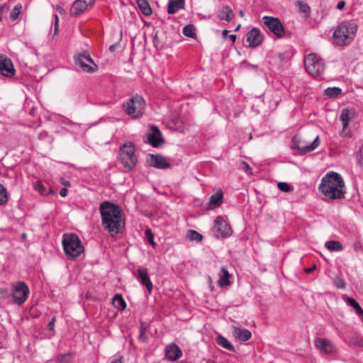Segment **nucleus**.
<instances>
[{
  "mask_svg": "<svg viewBox=\"0 0 363 363\" xmlns=\"http://www.w3.org/2000/svg\"><path fill=\"white\" fill-rule=\"evenodd\" d=\"M223 194L222 191L220 190L217 191L216 194L211 196L210 201L208 202V207L213 208L219 206L223 201Z\"/></svg>",
  "mask_w": 363,
  "mask_h": 363,
  "instance_id": "nucleus-24",
  "label": "nucleus"
},
{
  "mask_svg": "<svg viewBox=\"0 0 363 363\" xmlns=\"http://www.w3.org/2000/svg\"><path fill=\"white\" fill-rule=\"evenodd\" d=\"M230 277L231 275L230 274L228 271L225 267H222L221 274H220V279L218 281V286H220V287L229 286L230 284V282L229 281Z\"/></svg>",
  "mask_w": 363,
  "mask_h": 363,
  "instance_id": "nucleus-25",
  "label": "nucleus"
},
{
  "mask_svg": "<svg viewBox=\"0 0 363 363\" xmlns=\"http://www.w3.org/2000/svg\"><path fill=\"white\" fill-rule=\"evenodd\" d=\"M38 138L40 140L47 141L48 143H51L52 141V138L49 135L46 131L41 132L39 134Z\"/></svg>",
  "mask_w": 363,
  "mask_h": 363,
  "instance_id": "nucleus-44",
  "label": "nucleus"
},
{
  "mask_svg": "<svg viewBox=\"0 0 363 363\" xmlns=\"http://www.w3.org/2000/svg\"><path fill=\"white\" fill-rule=\"evenodd\" d=\"M315 269H316V266H315V265H313V266H312L311 267L306 269V272L307 274H310V273H311L313 270H315Z\"/></svg>",
  "mask_w": 363,
  "mask_h": 363,
  "instance_id": "nucleus-52",
  "label": "nucleus"
},
{
  "mask_svg": "<svg viewBox=\"0 0 363 363\" xmlns=\"http://www.w3.org/2000/svg\"><path fill=\"white\" fill-rule=\"evenodd\" d=\"M145 99L138 94L132 96L123 104L125 113L133 119L141 118L145 113Z\"/></svg>",
  "mask_w": 363,
  "mask_h": 363,
  "instance_id": "nucleus-5",
  "label": "nucleus"
},
{
  "mask_svg": "<svg viewBox=\"0 0 363 363\" xmlns=\"http://www.w3.org/2000/svg\"><path fill=\"white\" fill-rule=\"evenodd\" d=\"M62 246L66 256L70 259L77 258L84 250L81 240L75 234L64 235Z\"/></svg>",
  "mask_w": 363,
  "mask_h": 363,
  "instance_id": "nucleus-4",
  "label": "nucleus"
},
{
  "mask_svg": "<svg viewBox=\"0 0 363 363\" xmlns=\"http://www.w3.org/2000/svg\"><path fill=\"white\" fill-rule=\"evenodd\" d=\"M137 272L139 282L146 287L148 294H152L153 284L148 275L147 269L140 267L138 268Z\"/></svg>",
  "mask_w": 363,
  "mask_h": 363,
  "instance_id": "nucleus-16",
  "label": "nucleus"
},
{
  "mask_svg": "<svg viewBox=\"0 0 363 363\" xmlns=\"http://www.w3.org/2000/svg\"><path fill=\"white\" fill-rule=\"evenodd\" d=\"M61 183H62V184H63L65 186L69 185V182L68 181L65 180L64 179H61Z\"/></svg>",
  "mask_w": 363,
  "mask_h": 363,
  "instance_id": "nucleus-54",
  "label": "nucleus"
},
{
  "mask_svg": "<svg viewBox=\"0 0 363 363\" xmlns=\"http://www.w3.org/2000/svg\"><path fill=\"white\" fill-rule=\"evenodd\" d=\"M183 33L184 35L190 38L196 37L195 28L192 24L186 25L183 28Z\"/></svg>",
  "mask_w": 363,
  "mask_h": 363,
  "instance_id": "nucleus-34",
  "label": "nucleus"
},
{
  "mask_svg": "<svg viewBox=\"0 0 363 363\" xmlns=\"http://www.w3.org/2000/svg\"><path fill=\"white\" fill-rule=\"evenodd\" d=\"M33 187L42 195H48L53 193L52 190L50 187H46L41 182H37L34 184Z\"/></svg>",
  "mask_w": 363,
  "mask_h": 363,
  "instance_id": "nucleus-32",
  "label": "nucleus"
},
{
  "mask_svg": "<svg viewBox=\"0 0 363 363\" xmlns=\"http://www.w3.org/2000/svg\"><path fill=\"white\" fill-rule=\"evenodd\" d=\"M216 342L218 345L226 350H228L230 351L235 350L233 345L228 340L227 338H225L224 336L221 335H218L216 337Z\"/></svg>",
  "mask_w": 363,
  "mask_h": 363,
  "instance_id": "nucleus-29",
  "label": "nucleus"
},
{
  "mask_svg": "<svg viewBox=\"0 0 363 363\" xmlns=\"http://www.w3.org/2000/svg\"><path fill=\"white\" fill-rule=\"evenodd\" d=\"M304 65L308 73L314 77L320 76L325 69L323 60L314 53L305 57Z\"/></svg>",
  "mask_w": 363,
  "mask_h": 363,
  "instance_id": "nucleus-7",
  "label": "nucleus"
},
{
  "mask_svg": "<svg viewBox=\"0 0 363 363\" xmlns=\"http://www.w3.org/2000/svg\"><path fill=\"white\" fill-rule=\"evenodd\" d=\"M30 290L24 281H17L12 284V291L10 296L13 298V303L22 305L28 299Z\"/></svg>",
  "mask_w": 363,
  "mask_h": 363,
  "instance_id": "nucleus-9",
  "label": "nucleus"
},
{
  "mask_svg": "<svg viewBox=\"0 0 363 363\" xmlns=\"http://www.w3.org/2000/svg\"><path fill=\"white\" fill-rule=\"evenodd\" d=\"M164 354L167 359L173 362L182 356V351L175 343H171L165 347Z\"/></svg>",
  "mask_w": 363,
  "mask_h": 363,
  "instance_id": "nucleus-19",
  "label": "nucleus"
},
{
  "mask_svg": "<svg viewBox=\"0 0 363 363\" xmlns=\"http://www.w3.org/2000/svg\"><path fill=\"white\" fill-rule=\"evenodd\" d=\"M277 186L279 189L283 192H290L293 188L286 182H278Z\"/></svg>",
  "mask_w": 363,
  "mask_h": 363,
  "instance_id": "nucleus-40",
  "label": "nucleus"
},
{
  "mask_svg": "<svg viewBox=\"0 0 363 363\" xmlns=\"http://www.w3.org/2000/svg\"><path fill=\"white\" fill-rule=\"evenodd\" d=\"M56 318L55 317H52L50 321L48 324V328L50 330H53L55 328V323Z\"/></svg>",
  "mask_w": 363,
  "mask_h": 363,
  "instance_id": "nucleus-47",
  "label": "nucleus"
},
{
  "mask_svg": "<svg viewBox=\"0 0 363 363\" xmlns=\"http://www.w3.org/2000/svg\"><path fill=\"white\" fill-rule=\"evenodd\" d=\"M231 330L233 336L238 341L245 342L252 337L251 332L247 329L242 328L237 325H232Z\"/></svg>",
  "mask_w": 363,
  "mask_h": 363,
  "instance_id": "nucleus-18",
  "label": "nucleus"
},
{
  "mask_svg": "<svg viewBox=\"0 0 363 363\" xmlns=\"http://www.w3.org/2000/svg\"><path fill=\"white\" fill-rule=\"evenodd\" d=\"M212 233L216 238H226L232 234V229L221 216H218L214 220Z\"/></svg>",
  "mask_w": 363,
  "mask_h": 363,
  "instance_id": "nucleus-12",
  "label": "nucleus"
},
{
  "mask_svg": "<svg viewBox=\"0 0 363 363\" xmlns=\"http://www.w3.org/2000/svg\"><path fill=\"white\" fill-rule=\"evenodd\" d=\"M325 247L330 252H340L343 250L342 245L336 240H329L325 242Z\"/></svg>",
  "mask_w": 363,
  "mask_h": 363,
  "instance_id": "nucleus-27",
  "label": "nucleus"
},
{
  "mask_svg": "<svg viewBox=\"0 0 363 363\" xmlns=\"http://www.w3.org/2000/svg\"><path fill=\"white\" fill-rule=\"evenodd\" d=\"M94 4V0H76L71 9V16H77L85 12Z\"/></svg>",
  "mask_w": 363,
  "mask_h": 363,
  "instance_id": "nucleus-13",
  "label": "nucleus"
},
{
  "mask_svg": "<svg viewBox=\"0 0 363 363\" xmlns=\"http://www.w3.org/2000/svg\"><path fill=\"white\" fill-rule=\"evenodd\" d=\"M22 237L23 238H26V233H23Z\"/></svg>",
  "mask_w": 363,
  "mask_h": 363,
  "instance_id": "nucleus-58",
  "label": "nucleus"
},
{
  "mask_svg": "<svg viewBox=\"0 0 363 363\" xmlns=\"http://www.w3.org/2000/svg\"><path fill=\"white\" fill-rule=\"evenodd\" d=\"M230 39L233 42H235V40H236V35H234V34L230 35Z\"/></svg>",
  "mask_w": 363,
  "mask_h": 363,
  "instance_id": "nucleus-55",
  "label": "nucleus"
},
{
  "mask_svg": "<svg viewBox=\"0 0 363 363\" xmlns=\"http://www.w3.org/2000/svg\"><path fill=\"white\" fill-rule=\"evenodd\" d=\"M242 169L247 172V173H249L251 170V168L249 166V164L245 162H243L242 163Z\"/></svg>",
  "mask_w": 363,
  "mask_h": 363,
  "instance_id": "nucleus-48",
  "label": "nucleus"
},
{
  "mask_svg": "<svg viewBox=\"0 0 363 363\" xmlns=\"http://www.w3.org/2000/svg\"><path fill=\"white\" fill-rule=\"evenodd\" d=\"M342 94V89L337 86L328 87L325 90V94L329 98H335Z\"/></svg>",
  "mask_w": 363,
  "mask_h": 363,
  "instance_id": "nucleus-33",
  "label": "nucleus"
},
{
  "mask_svg": "<svg viewBox=\"0 0 363 363\" xmlns=\"http://www.w3.org/2000/svg\"><path fill=\"white\" fill-rule=\"evenodd\" d=\"M263 27L269 30L278 38H282L284 35V28L278 18L265 16L262 20Z\"/></svg>",
  "mask_w": 363,
  "mask_h": 363,
  "instance_id": "nucleus-10",
  "label": "nucleus"
},
{
  "mask_svg": "<svg viewBox=\"0 0 363 363\" xmlns=\"http://www.w3.org/2000/svg\"><path fill=\"white\" fill-rule=\"evenodd\" d=\"M148 162L150 166L157 169H165L169 167L165 158L160 155H151Z\"/></svg>",
  "mask_w": 363,
  "mask_h": 363,
  "instance_id": "nucleus-21",
  "label": "nucleus"
},
{
  "mask_svg": "<svg viewBox=\"0 0 363 363\" xmlns=\"http://www.w3.org/2000/svg\"><path fill=\"white\" fill-rule=\"evenodd\" d=\"M358 162L362 168H363V145L359 149V155H358Z\"/></svg>",
  "mask_w": 363,
  "mask_h": 363,
  "instance_id": "nucleus-46",
  "label": "nucleus"
},
{
  "mask_svg": "<svg viewBox=\"0 0 363 363\" xmlns=\"http://www.w3.org/2000/svg\"><path fill=\"white\" fill-rule=\"evenodd\" d=\"M184 0H169L167 4V12L170 14H174L179 10L184 9Z\"/></svg>",
  "mask_w": 363,
  "mask_h": 363,
  "instance_id": "nucleus-22",
  "label": "nucleus"
},
{
  "mask_svg": "<svg viewBox=\"0 0 363 363\" xmlns=\"http://www.w3.org/2000/svg\"><path fill=\"white\" fill-rule=\"evenodd\" d=\"M320 144L319 136L311 142H307L301 140L298 135L294 136L292 139L291 147L296 154L303 155L308 152L314 150Z\"/></svg>",
  "mask_w": 363,
  "mask_h": 363,
  "instance_id": "nucleus-8",
  "label": "nucleus"
},
{
  "mask_svg": "<svg viewBox=\"0 0 363 363\" xmlns=\"http://www.w3.org/2000/svg\"><path fill=\"white\" fill-rule=\"evenodd\" d=\"M77 66L79 67L83 72L92 73L96 71L97 65L87 53H79L74 57Z\"/></svg>",
  "mask_w": 363,
  "mask_h": 363,
  "instance_id": "nucleus-11",
  "label": "nucleus"
},
{
  "mask_svg": "<svg viewBox=\"0 0 363 363\" xmlns=\"http://www.w3.org/2000/svg\"><path fill=\"white\" fill-rule=\"evenodd\" d=\"M157 35H155L154 36V40H156V39H157Z\"/></svg>",
  "mask_w": 363,
  "mask_h": 363,
  "instance_id": "nucleus-59",
  "label": "nucleus"
},
{
  "mask_svg": "<svg viewBox=\"0 0 363 363\" xmlns=\"http://www.w3.org/2000/svg\"><path fill=\"white\" fill-rule=\"evenodd\" d=\"M8 201L6 189L0 184V206L4 205Z\"/></svg>",
  "mask_w": 363,
  "mask_h": 363,
  "instance_id": "nucleus-37",
  "label": "nucleus"
},
{
  "mask_svg": "<svg viewBox=\"0 0 363 363\" xmlns=\"http://www.w3.org/2000/svg\"><path fill=\"white\" fill-rule=\"evenodd\" d=\"M15 72L11 60L5 55H0V73L6 77H11Z\"/></svg>",
  "mask_w": 363,
  "mask_h": 363,
  "instance_id": "nucleus-15",
  "label": "nucleus"
},
{
  "mask_svg": "<svg viewBox=\"0 0 363 363\" xmlns=\"http://www.w3.org/2000/svg\"><path fill=\"white\" fill-rule=\"evenodd\" d=\"M345 5V1H341L338 2V4L337 5V9L340 10L344 8Z\"/></svg>",
  "mask_w": 363,
  "mask_h": 363,
  "instance_id": "nucleus-50",
  "label": "nucleus"
},
{
  "mask_svg": "<svg viewBox=\"0 0 363 363\" xmlns=\"http://www.w3.org/2000/svg\"><path fill=\"white\" fill-rule=\"evenodd\" d=\"M298 6L301 12L308 13L310 11V7L308 5L303 1H298Z\"/></svg>",
  "mask_w": 363,
  "mask_h": 363,
  "instance_id": "nucleus-42",
  "label": "nucleus"
},
{
  "mask_svg": "<svg viewBox=\"0 0 363 363\" xmlns=\"http://www.w3.org/2000/svg\"><path fill=\"white\" fill-rule=\"evenodd\" d=\"M22 10V5L21 4H17L14 8L12 9L11 13H10V18L15 21L18 18L20 13H21Z\"/></svg>",
  "mask_w": 363,
  "mask_h": 363,
  "instance_id": "nucleus-35",
  "label": "nucleus"
},
{
  "mask_svg": "<svg viewBox=\"0 0 363 363\" xmlns=\"http://www.w3.org/2000/svg\"><path fill=\"white\" fill-rule=\"evenodd\" d=\"M227 33H228V31H227V30H223V36H225V35H226V34H227Z\"/></svg>",
  "mask_w": 363,
  "mask_h": 363,
  "instance_id": "nucleus-56",
  "label": "nucleus"
},
{
  "mask_svg": "<svg viewBox=\"0 0 363 363\" xmlns=\"http://www.w3.org/2000/svg\"><path fill=\"white\" fill-rule=\"evenodd\" d=\"M137 4L140 11L145 16H150L152 13V9L147 0H136Z\"/></svg>",
  "mask_w": 363,
  "mask_h": 363,
  "instance_id": "nucleus-28",
  "label": "nucleus"
},
{
  "mask_svg": "<svg viewBox=\"0 0 363 363\" xmlns=\"http://www.w3.org/2000/svg\"><path fill=\"white\" fill-rule=\"evenodd\" d=\"M111 363H123V358L122 357H119L114 360L111 361Z\"/></svg>",
  "mask_w": 363,
  "mask_h": 363,
  "instance_id": "nucleus-51",
  "label": "nucleus"
},
{
  "mask_svg": "<svg viewBox=\"0 0 363 363\" xmlns=\"http://www.w3.org/2000/svg\"><path fill=\"white\" fill-rule=\"evenodd\" d=\"M315 345L318 349L325 352H330L332 351V342L328 339L317 338L315 340Z\"/></svg>",
  "mask_w": 363,
  "mask_h": 363,
  "instance_id": "nucleus-23",
  "label": "nucleus"
},
{
  "mask_svg": "<svg viewBox=\"0 0 363 363\" xmlns=\"http://www.w3.org/2000/svg\"><path fill=\"white\" fill-rule=\"evenodd\" d=\"M232 16H233L232 9L228 6H223L218 11V18L220 20H225L227 21H230L231 20Z\"/></svg>",
  "mask_w": 363,
  "mask_h": 363,
  "instance_id": "nucleus-30",
  "label": "nucleus"
},
{
  "mask_svg": "<svg viewBox=\"0 0 363 363\" xmlns=\"http://www.w3.org/2000/svg\"><path fill=\"white\" fill-rule=\"evenodd\" d=\"M119 159L126 171H130L135 166L137 158L135 155V146L128 142L120 147Z\"/></svg>",
  "mask_w": 363,
  "mask_h": 363,
  "instance_id": "nucleus-6",
  "label": "nucleus"
},
{
  "mask_svg": "<svg viewBox=\"0 0 363 363\" xmlns=\"http://www.w3.org/2000/svg\"><path fill=\"white\" fill-rule=\"evenodd\" d=\"M333 283L336 287L339 289H344L345 286V282L341 277L337 276L334 280Z\"/></svg>",
  "mask_w": 363,
  "mask_h": 363,
  "instance_id": "nucleus-41",
  "label": "nucleus"
},
{
  "mask_svg": "<svg viewBox=\"0 0 363 363\" xmlns=\"http://www.w3.org/2000/svg\"><path fill=\"white\" fill-rule=\"evenodd\" d=\"M147 141L152 147H158L163 143L161 131L157 126H151L147 134Z\"/></svg>",
  "mask_w": 363,
  "mask_h": 363,
  "instance_id": "nucleus-17",
  "label": "nucleus"
},
{
  "mask_svg": "<svg viewBox=\"0 0 363 363\" xmlns=\"http://www.w3.org/2000/svg\"><path fill=\"white\" fill-rule=\"evenodd\" d=\"M139 340L143 342L147 340V336L146 335V327L144 323H142L140 327Z\"/></svg>",
  "mask_w": 363,
  "mask_h": 363,
  "instance_id": "nucleus-38",
  "label": "nucleus"
},
{
  "mask_svg": "<svg viewBox=\"0 0 363 363\" xmlns=\"http://www.w3.org/2000/svg\"><path fill=\"white\" fill-rule=\"evenodd\" d=\"M56 10H57L59 13H64V12H65L64 9H63L62 6H56Z\"/></svg>",
  "mask_w": 363,
  "mask_h": 363,
  "instance_id": "nucleus-53",
  "label": "nucleus"
},
{
  "mask_svg": "<svg viewBox=\"0 0 363 363\" xmlns=\"http://www.w3.org/2000/svg\"><path fill=\"white\" fill-rule=\"evenodd\" d=\"M1 20V17H0V21Z\"/></svg>",
  "mask_w": 363,
  "mask_h": 363,
  "instance_id": "nucleus-60",
  "label": "nucleus"
},
{
  "mask_svg": "<svg viewBox=\"0 0 363 363\" xmlns=\"http://www.w3.org/2000/svg\"><path fill=\"white\" fill-rule=\"evenodd\" d=\"M145 238L150 244L155 248L157 246L156 242L154 241V235L150 229H146L145 231Z\"/></svg>",
  "mask_w": 363,
  "mask_h": 363,
  "instance_id": "nucleus-39",
  "label": "nucleus"
},
{
  "mask_svg": "<svg viewBox=\"0 0 363 363\" xmlns=\"http://www.w3.org/2000/svg\"><path fill=\"white\" fill-rule=\"evenodd\" d=\"M187 238L191 240L199 242L202 240L203 236L201 234L196 230H190L187 233Z\"/></svg>",
  "mask_w": 363,
  "mask_h": 363,
  "instance_id": "nucleus-36",
  "label": "nucleus"
},
{
  "mask_svg": "<svg viewBox=\"0 0 363 363\" xmlns=\"http://www.w3.org/2000/svg\"><path fill=\"white\" fill-rule=\"evenodd\" d=\"M53 23L55 28V35L57 33L59 28V17L57 14L53 15Z\"/></svg>",
  "mask_w": 363,
  "mask_h": 363,
  "instance_id": "nucleus-45",
  "label": "nucleus"
},
{
  "mask_svg": "<svg viewBox=\"0 0 363 363\" xmlns=\"http://www.w3.org/2000/svg\"><path fill=\"white\" fill-rule=\"evenodd\" d=\"M70 362V356L69 354H62L57 357V363H69Z\"/></svg>",
  "mask_w": 363,
  "mask_h": 363,
  "instance_id": "nucleus-43",
  "label": "nucleus"
},
{
  "mask_svg": "<svg viewBox=\"0 0 363 363\" xmlns=\"http://www.w3.org/2000/svg\"><path fill=\"white\" fill-rule=\"evenodd\" d=\"M240 15L241 16H244V12H243L242 11H240Z\"/></svg>",
  "mask_w": 363,
  "mask_h": 363,
  "instance_id": "nucleus-57",
  "label": "nucleus"
},
{
  "mask_svg": "<svg viewBox=\"0 0 363 363\" xmlns=\"http://www.w3.org/2000/svg\"><path fill=\"white\" fill-rule=\"evenodd\" d=\"M99 211L104 229L112 235L118 234L124 226L120 208L110 201H104L100 204Z\"/></svg>",
  "mask_w": 363,
  "mask_h": 363,
  "instance_id": "nucleus-1",
  "label": "nucleus"
},
{
  "mask_svg": "<svg viewBox=\"0 0 363 363\" xmlns=\"http://www.w3.org/2000/svg\"><path fill=\"white\" fill-rule=\"evenodd\" d=\"M67 193H68V190H67V189H66V188H62V189H61V190H60V196H62V197H65V196H67Z\"/></svg>",
  "mask_w": 363,
  "mask_h": 363,
  "instance_id": "nucleus-49",
  "label": "nucleus"
},
{
  "mask_svg": "<svg viewBox=\"0 0 363 363\" xmlns=\"http://www.w3.org/2000/svg\"><path fill=\"white\" fill-rule=\"evenodd\" d=\"M355 117V111L352 108H343L341 111L340 120L342 123V131H344Z\"/></svg>",
  "mask_w": 363,
  "mask_h": 363,
  "instance_id": "nucleus-20",
  "label": "nucleus"
},
{
  "mask_svg": "<svg viewBox=\"0 0 363 363\" xmlns=\"http://www.w3.org/2000/svg\"><path fill=\"white\" fill-rule=\"evenodd\" d=\"M112 303L116 308L120 311L124 310L126 307L125 301H124L122 295L119 294H117L113 296L112 298Z\"/></svg>",
  "mask_w": 363,
  "mask_h": 363,
  "instance_id": "nucleus-26",
  "label": "nucleus"
},
{
  "mask_svg": "<svg viewBox=\"0 0 363 363\" xmlns=\"http://www.w3.org/2000/svg\"><path fill=\"white\" fill-rule=\"evenodd\" d=\"M357 28L356 23L352 21L341 22L333 33V43L338 46L350 44L355 36Z\"/></svg>",
  "mask_w": 363,
  "mask_h": 363,
  "instance_id": "nucleus-3",
  "label": "nucleus"
},
{
  "mask_svg": "<svg viewBox=\"0 0 363 363\" xmlns=\"http://www.w3.org/2000/svg\"><path fill=\"white\" fill-rule=\"evenodd\" d=\"M345 182L337 172H330L321 179L319 190L328 199H342L345 197Z\"/></svg>",
  "mask_w": 363,
  "mask_h": 363,
  "instance_id": "nucleus-2",
  "label": "nucleus"
},
{
  "mask_svg": "<svg viewBox=\"0 0 363 363\" xmlns=\"http://www.w3.org/2000/svg\"><path fill=\"white\" fill-rule=\"evenodd\" d=\"M344 300L347 303L348 305L354 309L357 315L363 317V309L354 298L345 296L344 297Z\"/></svg>",
  "mask_w": 363,
  "mask_h": 363,
  "instance_id": "nucleus-31",
  "label": "nucleus"
},
{
  "mask_svg": "<svg viewBox=\"0 0 363 363\" xmlns=\"http://www.w3.org/2000/svg\"><path fill=\"white\" fill-rule=\"evenodd\" d=\"M246 38L250 48L257 47L263 40V35L260 30L257 28L250 30L247 33Z\"/></svg>",
  "mask_w": 363,
  "mask_h": 363,
  "instance_id": "nucleus-14",
  "label": "nucleus"
}]
</instances>
